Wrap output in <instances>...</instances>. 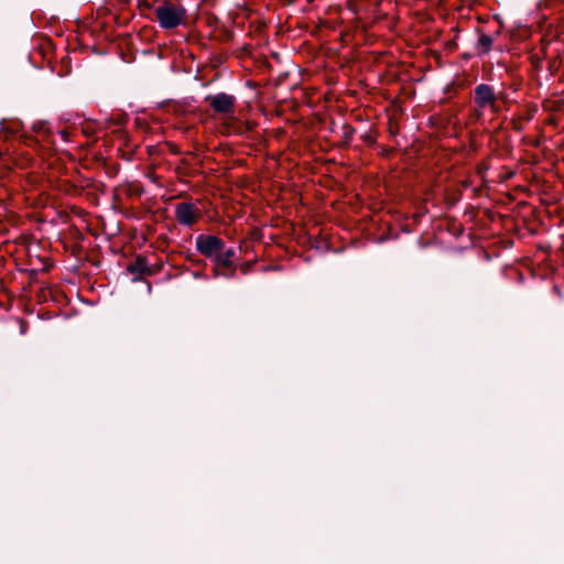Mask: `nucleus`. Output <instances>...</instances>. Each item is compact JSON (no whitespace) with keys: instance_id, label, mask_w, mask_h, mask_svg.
<instances>
[{"instance_id":"nucleus-3","label":"nucleus","mask_w":564,"mask_h":564,"mask_svg":"<svg viewBox=\"0 0 564 564\" xmlns=\"http://www.w3.org/2000/svg\"><path fill=\"white\" fill-rule=\"evenodd\" d=\"M205 101L212 109L224 118H232L235 115L236 97L226 93L208 95Z\"/></svg>"},{"instance_id":"nucleus-4","label":"nucleus","mask_w":564,"mask_h":564,"mask_svg":"<svg viewBox=\"0 0 564 564\" xmlns=\"http://www.w3.org/2000/svg\"><path fill=\"white\" fill-rule=\"evenodd\" d=\"M202 216V213L196 204L192 202H182L175 205V219L178 224L192 227Z\"/></svg>"},{"instance_id":"nucleus-2","label":"nucleus","mask_w":564,"mask_h":564,"mask_svg":"<svg viewBox=\"0 0 564 564\" xmlns=\"http://www.w3.org/2000/svg\"><path fill=\"white\" fill-rule=\"evenodd\" d=\"M498 96L492 86L487 84H479L474 89V102L477 106L476 113L479 118L484 110L489 108L494 113L499 111L497 105Z\"/></svg>"},{"instance_id":"nucleus-9","label":"nucleus","mask_w":564,"mask_h":564,"mask_svg":"<svg viewBox=\"0 0 564 564\" xmlns=\"http://www.w3.org/2000/svg\"><path fill=\"white\" fill-rule=\"evenodd\" d=\"M59 133H61V135H62V138H63L64 140H66V139H67V132H66V131H59Z\"/></svg>"},{"instance_id":"nucleus-5","label":"nucleus","mask_w":564,"mask_h":564,"mask_svg":"<svg viewBox=\"0 0 564 564\" xmlns=\"http://www.w3.org/2000/svg\"><path fill=\"white\" fill-rule=\"evenodd\" d=\"M196 248L203 256L216 258L225 248V242L216 236L199 235L196 238Z\"/></svg>"},{"instance_id":"nucleus-8","label":"nucleus","mask_w":564,"mask_h":564,"mask_svg":"<svg viewBox=\"0 0 564 564\" xmlns=\"http://www.w3.org/2000/svg\"><path fill=\"white\" fill-rule=\"evenodd\" d=\"M492 37L487 35V34H481L479 40H478V43H477V47L479 50L480 53H488L489 50L491 48V45H492Z\"/></svg>"},{"instance_id":"nucleus-7","label":"nucleus","mask_w":564,"mask_h":564,"mask_svg":"<svg viewBox=\"0 0 564 564\" xmlns=\"http://www.w3.org/2000/svg\"><path fill=\"white\" fill-rule=\"evenodd\" d=\"M129 271L134 274H150L151 270L147 264V261L144 258H138L132 264L129 265Z\"/></svg>"},{"instance_id":"nucleus-1","label":"nucleus","mask_w":564,"mask_h":564,"mask_svg":"<svg viewBox=\"0 0 564 564\" xmlns=\"http://www.w3.org/2000/svg\"><path fill=\"white\" fill-rule=\"evenodd\" d=\"M154 13L163 29H175L184 23L185 10L178 4L164 1L154 9Z\"/></svg>"},{"instance_id":"nucleus-6","label":"nucleus","mask_w":564,"mask_h":564,"mask_svg":"<svg viewBox=\"0 0 564 564\" xmlns=\"http://www.w3.org/2000/svg\"><path fill=\"white\" fill-rule=\"evenodd\" d=\"M236 251L232 248H229L227 250H224L218 252L217 257L215 258V262L217 265L223 267L224 269H230L231 272L228 274L226 271H223L220 269L215 270V275H223V276H230L235 273L236 269L232 267V258L235 257Z\"/></svg>"}]
</instances>
